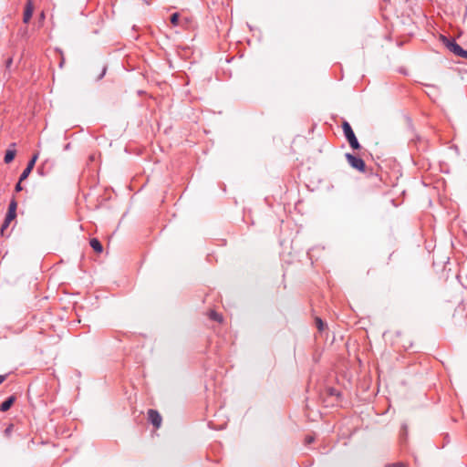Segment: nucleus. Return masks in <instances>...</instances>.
Segmentation results:
<instances>
[{"label":"nucleus","mask_w":467,"mask_h":467,"mask_svg":"<svg viewBox=\"0 0 467 467\" xmlns=\"http://www.w3.org/2000/svg\"><path fill=\"white\" fill-rule=\"evenodd\" d=\"M342 129H343L344 135H345L348 142L349 143L350 147L353 150L360 149L361 146H360L350 124L348 121H344L342 124Z\"/></svg>","instance_id":"f257e3e1"},{"label":"nucleus","mask_w":467,"mask_h":467,"mask_svg":"<svg viewBox=\"0 0 467 467\" xmlns=\"http://www.w3.org/2000/svg\"><path fill=\"white\" fill-rule=\"evenodd\" d=\"M444 43L446 47L457 55L458 57H461L462 58H467V50H464L460 45H458L455 40H449L445 37H443Z\"/></svg>","instance_id":"f03ea898"},{"label":"nucleus","mask_w":467,"mask_h":467,"mask_svg":"<svg viewBox=\"0 0 467 467\" xmlns=\"http://www.w3.org/2000/svg\"><path fill=\"white\" fill-rule=\"evenodd\" d=\"M345 156H346V159H347L348 164L353 169L358 170L359 171H365L366 164L361 158L357 157L351 153H346Z\"/></svg>","instance_id":"7ed1b4c3"},{"label":"nucleus","mask_w":467,"mask_h":467,"mask_svg":"<svg viewBox=\"0 0 467 467\" xmlns=\"http://www.w3.org/2000/svg\"><path fill=\"white\" fill-rule=\"evenodd\" d=\"M148 420L157 429L160 428L162 420L161 414L151 409L148 410Z\"/></svg>","instance_id":"20e7f679"},{"label":"nucleus","mask_w":467,"mask_h":467,"mask_svg":"<svg viewBox=\"0 0 467 467\" xmlns=\"http://www.w3.org/2000/svg\"><path fill=\"white\" fill-rule=\"evenodd\" d=\"M37 158H38V153H36L33 155L31 160L28 161L26 169L22 171V173L20 175V182L26 180L29 176L30 172L32 171V170L36 164Z\"/></svg>","instance_id":"39448f33"},{"label":"nucleus","mask_w":467,"mask_h":467,"mask_svg":"<svg viewBox=\"0 0 467 467\" xmlns=\"http://www.w3.org/2000/svg\"><path fill=\"white\" fill-rule=\"evenodd\" d=\"M16 208H17V202L15 199H12L9 203V206H8L7 213L5 215L7 222H12L16 218Z\"/></svg>","instance_id":"423d86ee"},{"label":"nucleus","mask_w":467,"mask_h":467,"mask_svg":"<svg viewBox=\"0 0 467 467\" xmlns=\"http://www.w3.org/2000/svg\"><path fill=\"white\" fill-rule=\"evenodd\" d=\"M33 11H34V6H33L32 0H27L26 8L24 11V16H23L24 23L27 24L30 21L32 15H33Z\"/></svg>","instance_id":"0eeeda50"},{"label":"nucleus","mask_w":467,"mask_h":467,"mask_svg":"<svg viewBox=\"0 0 467 467\" xmlns=\"http://www.w3.org/2000/svg\"><path fill=\"white\" fill-rule=\"evenodd\" d=\"M16 401V397L14 395L8 397L0 406V410L1 411H7L11 406L14 404V402Z\"/></svg>","instance_id":"6e6552de"},{"label":"nucleus","mask_w":467,"mask_h":467,"mask_svg":"<svg viewBox=\"0 0 467 467\" xmlns=\"http://www.w3.org/2000/svg\"><path fill=\"white\" fill-rule=\"evenodd\" d=\"M90 246L97 253H101L103 250L101 243L97 238H92L89 242Z\"/></svg>","instance_id":"1a4fd4ad"},{"label":"nucleus","mask_w":467,"mask_h":467,"mask_svg":"<svg viewBox=\"0 0 467 467\" xmlns=\"http://www.w3.org/2000/svg\"><path fill=\"white\" fill-rule=\"evenodd\" d=\"M15 156H16V150H7L5 151V157H4L5 162V163H10L15 159Z\"/></svg>","instance_id":"9d476101"},{"label":"nucleus","mask_w":467,"mask_h":467,"mask_svg":"<svg viewBox=\"0 0 467 467\" xmlns=\"http://www.w3.org/2000/svg\"><path fill=\"white\" fill-rule=\"evenodd\" d=\"M316 325H317V327L319 331H322L325 327H326V324L323 322V320L319 317H317L316 318Z\"/></svg>","instance_id":"9b49d317"},{"label":"nucleus","mask_w":467,"mask_h":467,"mask_svg":"<svg viewBox=\"0 0 467 467\" xmlns=\"http://www.w3.org/2000/svg\"><path fill=\"white\" fill-rule=\"evenodd\" d=\"M179 18H180V16L178 13H173L171 16V23L173 25V26H177L179 24Z\"/></svg>","instance_id":"f8f14e48"},{"label":"nucleus","mask_w":467,"mask_h":467,"mask_svg":"<svg viewBox=\"0 0 467 467\" xmlns=\"http://www.w3.org/2000/svg\"><path fill=\"white\" fill-rule=\"evenodd\" d=\"M210 318L213 319V320H215V321H218V322H221L222 321V317L220 314L214 312V311H211L210 313Z\"/></svg>","instance_id":"ddd939ff"},{"label":"nucleus","mask_w":467,"mask_h":467,"mask_svg":"<svg viewBox=\"0 0 467 467\" xmlns=\"http://www.w3.org/2000/svg\"><path fill=\"white\" fill-rule=\"evenodd\" d=\"M10 223L11 222H7L6 218H5V221H4V223H3L2 226H1V234H4L5 230L9 226Z\"/></svg>","instance_id":"4468645a"},{"label":"nucleus","mask_w":467,"mask_h":467,"mask_svg":"<svg viewBox=\"0 0 467 467\" xmlns=\"http://www.w3.org/2000/svg\"><path fill=\"white\" fill-rule=\"evenodd\" d=\"M385 467H405V463L395 462V463L387 464Z\"/></svg>","instance_id":"2eb2a0df"},{"label":"nucleus","mask_w":467,"mask_h":467,"mask_svg":"<svg viewBox=\"0 0 467 467\" xmlns=\"http://www.w3.org/2000/svg\"><path fill=\"white\" fill-rule=\"evenodd\" d=\"M12 64H13V58L12 57L7 58L5 61V68L7 70H10Z\"/></svg>","instance_id":"dca6fc26"},{"label":"nucleus","mask_w":467,"mask_h":467,"mask_svg":"<svg viewBox=\"0 0 467 467\" xmlns=\"http://www.w3.org/2000/svg\"><path fill=\"white\" fill-rule=\"evenodd\" d=\"M329 395L330 396H339L338 392L335 389H329Z\"/></svg>","instance_id":"f3484780"},{"label":"nucleus","mask_w":467,"mask_h":467,"mask_svg":"<svg viewBox=\"0 0 467 467\" xmlns=\"http://www.w3.org/2000/svg\"><path fill=\"white\" fill-rule=\"evenodd\" d=\"M21 182H18L16 184V187H15V190L16 192H21L22 191V185H21Z\"/></svg>","instance_id":"a211bd4d"},{"label":"nucleus","mask_w":467,"mask_h":467,"mask_svg":"<svg viewBox=\"0 0 467 467\" xmlns=\"http://www.w3.org/2000/svg\"><path fill=\"white\" fill-rule=\"evenodd\" d=\"M313 441H314V437H312V436H307V437L306 438V442L307 444H310V443H312Z\"/></svg>","instance_id":"6ab92c4d"},{"label":"nucleus","mask_w":467,"mask_h":467,"mask_svg":"<svg viewBox=\"0 0 467 467\" xmlns=\"http://www.w3.org/2000/svg\"><path fill=\"white\" fill-rule=\"evenodd\" d=\"M106 70H107V67H104L103 69H102L101 74L98 77L99 80L101 79L104 77V75L106 74Z\"/></svg>","instance_id":"aec40b11"},{"label":"nucleus","mask_w":467,"mask_h":467,"mask_svg":"<svg viewBox=\"0 0 467 467\" xmlns=\"http://www.w3.org/2000/svg\"><path fill=\"white\" fill-rule=\"evenodd\" d=\"M7 375H0V385L5 380Z\"/></svg>","instance_id":"412c9836"},{"label":"nucleus","mask_w":467,"mask_h":467,"mask_svg":"<svg viewBox=\"0 0 467 467\" xmlns=\"http://www.w3.org/2000/svg\"><path fill=\"white\" fill-rule=\"evenodd\" d=\"M10 429H11V427L7 428V429L5 430V432H6V433L10 432Z\"/></svg>","instance_id":"4be33fe9"}]
</instances>
